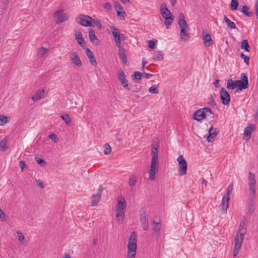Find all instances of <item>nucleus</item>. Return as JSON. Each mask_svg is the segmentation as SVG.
Listing matches in <instances>:
<instances>
[{
	"instance_id": "nucleus-25",
	"label": "nucleus",
	"mask_w": 258,
	"mask_h": 258,
	"mask_svg": "<svg viewBox=\"0 0 258 258\" xmlns=\"http://www.w3.org/2000/svg\"><path fill=\"white\" fill-rule=\"evenodd\" d=\"M126 201L124 198H121V200L118 201L116 207V210H125Z\"/></svg>"
},
{
	"instance_id": "nucleus-1",
	"label": "nucleus",
	"mask_w": 258,
	"mask_h": 258,
	"mask_svg": "<svg viewBox=\"0 0 258 258\" xmlns=\"http://www.w3.org/2000/svg\"><path fill=\"white\" fill-rule=\"evenodd\" d=\"M159 147V141L157 139H154L152 144V159L150 166V169L149 171V179L150 180H154L155 177V173L158 171V166L159 161L158 159V149Z\"/></svg>"
},
{
	"instance_id": "nucleus-19",
	"label": "nucleus",
	"mask_w": 258,
	"mask_h": 258,
	"mask_svg": "<svg viewBox=\"0 0 258 258\" xmlns=\"http://www.w3.org/2000/svg\"><path fill=\"white\" fill-rule=\"evenodd\" d=\"M44 90L40 89L37 92H36L33 96L31 97L32 100L33 101H35L36 100L42 99L44 97Z\"/></svg>"
},
{
	"instance_id": "nucleus-9",
	"label": "nucleus",
	"mask_w": 258,
	"mask_h": 258,
	"mask_svg": "<svg viewBox=\"0 0 258 258\" xmlns=\"http://www.w3.org/2000/svg\"><path fill=\"white\" fill-rule=\"evenodd\" d=\"M220 99L222 103L228 105L230 102V96L224 88H221L220 91Z\"/></svg>"
},
{
	"instance_id": "nucleus-56",
	"label": "nucleus",
	"mask_w": 258,
	"mask_h": 258,
	"mask_svg": "<svg viewBox=\"0 0 258 258\" xmlns=\"http://www.w3.org/2000/svg\"><path fill=\"white\" fill-rule=\"evenodd\" d=\"M75 36L76 39L83 37L82 32L80 31H75Z\"/></svg>"
},
{
	"instance_id": "nucleus-5",
	"label": "nucleus",
	"mask_w": 258,
	"mask_h": 258,
	"mask_svg": "<svg viewBox=\"0 0 258 258\" xmlns=\"http://www.w3.org/2000/svg\"><path fill=\"white\" fill-rule=\"evenodd\" d=\"M137 250V235L135 231L131 233L127 245V258H135Z\"/></svg>"
},
{
	"instance_id": "nucleus-21",
	"label": "nucleus",
	"mask_w": 258,
	"mask_h": 258,
	"mask_svg": "<svg viewBox=\"0 0 258 258\" xmlns=\"http://www.w3.org/2000/svg\"><path fill=\"white\" fill-rule=\"evenodd\" d=\"M138 176L135 174H132L128 179V185L131 186V189L134 190V187L137 182Z\"/></svg>"
},
{
	"instance_id": "nucleus-20",
	"label": "nucleus",
	"mask_w": 258,
	"mask_h": 258,
	"mask_svg": "<svg viewBox=\"0 0 258 258\" xmlns=\"http://www.w3.org/2000/svg\"><path fill=\"white\" fill-rule=\"evenodd\" d=\"M203 37L204 44L206 46H210L213 44L214 41L212 39L211 36L209 33H207L205 35H203Z\"/></svg>"
},
{
	"instance_id": "nucleus-63",
	"label": "nucleus",
	"mask_w": 258,
	"mask_h": 258,
	"mask_svg": "<svg viewBox=\"0 0 258 258\" xmlns=\"http://www.w3.org/2000/svg\"><path fill=\"white\" fill-rule=\"evenodd\" d=\"M143 76L146 79H150L152 76V75L149 73H143Z\"/></svg>"
},
{
	"instance_id": "nucleus-47",
	"label": "nucleus",
	"mask_w": 258,
	"mask_h": 258,
	"mask_svg": "<svg viewBox=\"0 0 258 258\" xmlns=\"http://www.w3.org/2000/svg\"><path fill=\"white\" fill-rule=\"evenodd\" d=\"M78 43L79 44V45L84 48L85 46V42L83 37H81V38L77 39H76Z\"/></svg>"
},
{
	"instance_id": "nucleus-6",
	"label": "nucleus",
	"mask_w": 258,
	"mask_h": 258,
	"mask_svg": "<svg viewBox=\"0 0 258 258\" xmlns=\"http://www.w3.org/2000/svg\"><path fill=\"white\" fill-rule=\"evenodd\" d=\"M76 22L83 26H92V18L88 15H79L76 18Z\"/></svg>"
},
{
	"instance_id": "nucleus-7",
	"label": "nucleus",
	"mask_w": 258,
	"mask_h": 258,
	"mask_svg": "<svg viewBox=\"0 0 258 258\" xmlns=\"http://www.w3.org/2000/svg\"><path fill=\"white\" fill-rule=\"evenodd\" d=\"M244 235L239 234V232H237L236 236L234 239L235 245L233 250V255L234 257L238 254L239 251L241 247L242 242L243 240Z\"/></svg>"
},
{
	"instance_id": "nucleus-2",
	"label": "nucleus",
	"mask_w": 258,
	"mask_h": 258,
	"mask_svg": "<svg viewBox=\"0 0 258 258\" xmlns=\"http://www.w3.org/2000/svg\"><path fill=\"white\" fill-rule=\"evenodd\" d=\"M248 174L249 176L248 180L250 198V202L249 203V212L252 214L253 211L254 210L253 207L254 205V202L255 199L256 179L254 174L249 171Z\"/></svg>"
},
{
	"instance_id": "nucleus-31",
	"label": "nucleus",
	"mask_w": 258,
	"mask_h": 258,
	"mask_svg": "<svg viewBox=\"0 0 258 258\" xmlns=\"http://www.w3.org/2000/svg\"><path fill=\"white\" fill-rule=\"evenodd\" d=\"M173 15L168 16V17L165 18L164 24L167 29L169 28L170 25L173 22Z\"/></svg>"
},
{
	"instance_id": "nucleus-17",
	"label": "nucleus",
	"mask_w": 258,
	"mask_h": 258,
	"mask_svg": "<svg viewBox=\"0 0 258 258\" xmlns=\"http://www.w3.org/2000/svg\"><path fill=\"white\" fill-rule=\"evenodd\" d=\"M86 54L89 58L91 63L93 66H96L97 65V61L96 60V59L95 58L94 55L93 53V52L88 48H86Z\"/></svg>"
},
{
	"instance_id": "nucleus-40",
	"label": "nucleus",
	"mask_w": 258,
	"mask_h": 258,
	"mask_svg": "<svg viewBox=\"0 0 258 258\" xmlns=\"http://www.w3.org/2000/svg\"><path fill=\"white\" fill-rule=\"evenodd\" d=\"M233 183H231V184H230L227 188V191H226V194L225 195H224L223 197H230V195L232 193V191H233Z\"/></svg>"
},
{
	"instance_id": "nucleus-49",
	"label": "nucleus",
	"mask_w": 258,
	"mask_h": 258,
	"mask_svg": "<svg viewBox=\"0 0 258 258\" xmlns=\"http://www.w3.org/2000/svg\"><path fill=\"white\" fill-rule=\"evenodd\" d=\"M149 92H150L152 94L158 93V89L157 88V87H156L154 86H152L150 87L149 89Z\"/></svg>"
},
{
	"instance_id": "nucleus-24",
	"label": "nucleus",
	"mask_w": 258,
	"mask_h": 258,
	"mask_svg": "<svg viewBox=\"0 0 258 258\" xmlns=\"http://www.w3.org/2000/svg\"><path fill=\"white\" fill-rule=\"evenodd\" d=\"M205 118V115L204 114L203 111H202L201 109L197 110L194 115V118L197 121H201L202 119Z\"/></svg>"
},
{
	"instance_id": "nucleus-58",
	"label": "nucleus",
	"mask_w": 258,
	"mask_h": 258,
	"mask_svg": "<svg viewBox=\"0 0 258 258\" xmlns=\"http://www.w3.org/2000/svg\"><path fill=\"white\" fill-rule=\"evenodd\" d=\"M19 165L21 170H23L26 166V164L24 161L21 160L19 162Z\"/></svg>"
},
{
	"instance_id": "nucleus-38",
	"label": "nucleus",
	"mask_w": 258,
	"mask_h": 258,
	"mask_svg": "<svg viewBox=\"0 0 258 258\" xmlns=\"http://www.w3.org/2000/svg\"><path fill=\"white\" fill-rule=\"evenodd\" d=\"M61 118L64 120L67 124H70L71 122V118L68 114H65L61 116Z\"/></svg>"
},
{
	"instance_id": "nucleus-16",
	"label": "nucleus",
	"mask_w": 258,
	"mask_h": 258,
	"mask_svg": "<svg viewBox=\"0 0 258 258\" xmlns=\"http://www.w3.org/2000/svg\"><path fill=\"white\" fill-rule=\"evenodd\" d=\"M160 13L162 16V17L165 19L166 17H168V16H172V13L168 10L167 8V6L165 3H163L161 4V8H160Z\"/></svg>"
},
{
	"instance_id": "nucleus-44",
	"label": "nucleus",
	"mask_w": 258,
	"mask_h": 258,
	"mask_svg": "<svg viewBox=\"0 0 258 258\" xmlns=\"http://www.w3.org/2000/svg\"><path fill=\"white\" fill-rule=\"evenodd\" d=\"M112 34L113 38L117 37L120 35L119 29L115 27L113 28L112 29Z\"/></svg>"
},
{
	"instance_id": "nucleus-48",
	"label": "nucleus",
	"mask_w": 258,
	"mask_h": 258,
	"mask_svg": "<svg viewBox=\"0 0 258 258\" xmlns=\"http://www.w3.org/2000/svg\"><path fill=\"white\" fill-rule=\"evenodd\" d=\"M240 57L244 59V62L248 65L249 63V57L246 55H245L243 53L240 54Z\"/></svg>"
},
{
	"instance_id": "nucleus-43",
	"label": "nucleus",
	"mask_w": 258,
	"mask_h": 258,
	"mask_svg": "<svg viewBox=\"0 0 258 258\" xmlns=\"http://www.w3.org/2000/svg\"><path fill=\"white\" fill-rule=\"evenodd\" d=\"M7 139L6 138H5L3 140L0 142V147L4 149H6L8 148L7 147Z\"/></svg>"
},
{
	"instance_id": "nucleus-35",
	"label": "nucleus",
	"mask_w": 258,
	"mask_h": 258,
	"mask_svg": "<svg viewBox=\"0 0 258 258\" xmlns=\"http://www.w3.org/2000/svg\"><path fill=\"white\" fill-rule=\"evenodd\" d=\"M153 58L157 60H162L164 59L163 54L160 51H157L155 53Z\"/></svg>"
},
{
	"instance_id": "nucleus-33",
	"label": "nucleus",
	"mask_w": 258,
	"mask_h": 258,
	"mask_svg": "<svg viewBox=\"0 0 258 258\" xmlns=\"http://www.w3.org/2000/svg\"><path fill=\"white\" fill-rule=\"evenodd\" d=\"M241 12L247 17H251L253 15V12L249 11V8L247 6L242 7Z\"/></svg>"
},
{
	"instance_id": "nucleus-54",
	"label": "nucleus",
	"mask_w": 258,
	"mask_h": 258,
	"mask_svg": "<svg viewBox=\"0 0 258 258\" xmlns=\"http://www.w3.org/2000/svg\"><path fill=\"white\" fill-rule=\"evenodd\" d=\"M0 219L2 221H5L6 219V214L2 209H0Z\"/></svg>"
},
{
	"instance_id": "nucleus-61",
	"label": "nucleus",
	"mask_w": 258,
	"mask_h": 258,
	"mask_svg": "<svg viewBox=\"0 0 258 258\" xmlns=\"http://www.w3.org/2000/svg\"><path fill=\"white\" fill-rule=\"evenodd\" d=\"M50 139H51L54 142H56L57 136L55 134H51L49 136Z\"/></svg>"
},
{
	"instance_id": "nucleus-8",
	"label": "nucleus",
	"mask_w": 258,
	"mask_h": 258,
	"mask_svg": "<svg viewBox=\"0 0 258 258\" xmlns=\"http://www.w3.org/2000/svg\"><path fill=\"white\" fill-rule=\"evenodd\" d=\"M177 161L179 166V174L180 176H182L186 173L187 164L186 160L184 159L182 155L179 156Z\"/></svg>"
},
{
	"instance_id": "nucleus-46",
	"label": "nucleus",
	"mask_w": 258,
	"mask_h": 258,
	"mask_svg": "<svg viewBox=\"0 0 258 258\" xmlns=\"http://www.w3.org/2000/svg\"><path fill=\"white\" fill-rule=\"evenodd\" d=\"M35 159L36 161L41 166H44L46 164V162L43 159L37 157H36Z\"/></svg>"
},
{
	"instance_id": "nucleus-18",
	"label": "nucleus",
	"mask_w": 258,
	"mask_h": 258,
	"mask_svg": "<svg viewBox=\"0 0 258 258\" xmlns=\"http://www.w3.org/2000/svg\"><path fill=\"white\" fill-rule=\"evenodd\" d=\"M125 210H116V219L118 224L123 223L124 218Z\"/></svg>"
},
{
	"instance_id": "nucleus-27",
	"label": "nucleus",
	"mask_w": 258,
	"mask_h": 258,
	"mask_svg": "<svg viewBox=\"0 0 258 258\" xmlns=\"http://www.w3.org/2000/svg\"><path fill=\"white\" fill-rule=\"evenodd\" d=\"M255 129L254 125L250 124L245 128L244 134L245 136L250 137L252 132L255 131Z\"/></svg>"
},
{
	"instance_id": "nucleus-36",
	"label": "nucleus",
	"mask_w": 258,
	"mask_h": 258,
	"mask_svg": "<svg viewBox=\"0 0 258 258\" xmlns=\"http://www.w3.org/2000/svg\"><path fill=\"white\" fill-rule=\"evenodd\" d=\"M47 50V49H46L43 47H41L38 50L37 55L39 57H41L46 53Z\"/></svg>"
},
{
	"instance_id": "nucleus-51",
	"label": "nucleus",
	"mask_w": 258,
	"mask_h": 258,
	"mask_svg": "<svg viewBox=\"0 0 258 258\" xmlns=\"http://www.w3.org/2000/svg\"><path fill=\"white\" fill-rule=\"evenodd\" d=\"M93 23L100 30H101L102 28V26L101 23L100 21L96 20L95 19H92V23Z\"/></svg>"
},
{
	"instance_id": "nucleus-13",
	"label": "nucleus",
	"mask_w": 258,
	"mask_h": 258,
	"mask_svg": "<svg viewBox=\"0 0 258 258\" xmlns=\"http://www.w3.org/2000/svg\"><path fill=\"white\" fill-rule=\"evenodd\" d=\"M102 191L103 188L101 185H100L98 189V192L96 194L93 195L92 196L91 205L92 206H96L99 202Z\"/></svg>"
},
{
	"instance_id": "nucleus-45",
	"label": "nucleus",
	"mask_w": 258,
	"mask_h": 258,
	"mask_svg": "<svg viewBox=\"0 0 258 258\" xmlns=\"http://www.w3.org/2000/svg\"><path fill=\"white\" fill-rule=\"evenodd\" d=\"M114 41L115 42L116 45L117 47L120 48L121 47V35L118 36L117 37L114 38Z\"/></svg>"
},
{
	"instance_id": "nucleus-28",
	"label": "nucleus",
	"mask_w": 258,
	"mask_h": 258,
	"mask_svg": "<svg viewBox=\"0 0 258 258\" xmlns=\"http://www.w3.org/2000/svg\"><path fill=\"white\" fill-rule=\"evenodd\" d=\"M88 33L90 40L92 43H95V40H98L95 32L92 29L90 28L89 29Z\"/></svg>"
},
{
	"instance_id": "nucleus-15",
	"label": "nucleus",
	"mask_w": 258,
	"mask_h": 258,
	"mask_svg": "<svg viewBox=\"0 0 258 258\" xmlns=\"http://www.w3.org/2000/svg\"><path fill=\"white\" fill-rule=\"evenodd\" d=\"M153 226L152 236L153 238L156 237V238H157L160 233L161 225L160 222H156L155 221H153Z\"/></svg>"
},
{
	"instance_id": "nucleus-64",
	"label": "nucleus",
	"mask_w": 258,
	"mask_h": 258,
	"mask_svg": "<svg viewBox=\"0 0 258 258\" xmlns=\"http://www.w3.org/2000/svg\"><path fill=\"white\" fill-rule=\"evenodd\" d=\"M219 80H215V81H214L213 82V85L216 88H218L219 87Z\"/></svg>"
},
{
	"instance_id": "nucleus-55",
	"label": "nucleus",
	"mask_w": 258,
	"mask_h": 258,
	"mask_svg": "<svg viewBox=\"0 0 258 258\" xmlns=\"http://www.w3.org/2000/svg\"><path fill=\"white\" fill-rule=\"evenodd\" d=\"M36 184L41 188H44L45 186L43 183L39 179L36 180Z\"/></svg>"
},
{
	"instance_id": "nucleus-32",
	"label": "nucleus",
	"mask_w": 258,
	"mask_h": 258,
	"mask_svg": "<svg viewBox=\"0 0 258 258\" xmlns=\"http://www.w3.org/2000/svg\"><path fill=\"white\" fill-rule=\"evenodd\" d=\"M224 20L230 29H233L236 28L235 23L230 21L226 16H224Z\"/></svg>"
},
{
	"instance_id": "nucleus-3",
	"label": "nucleus",
	"mask_w": 258,
	"mask_h": 258,
	"mask_svg": "<svg viewBox=\"0 0 258 258\" xmlns=\"http://www.w3.org/2000/svg\"><path fill=\"white\" fill-rule=\"evenodd\" d=\"M236 87H238V90H241L242 89H247L248 87V78L244 73L241 74V80L233 81L232 79H229L227 81V88L230 89H234Z\"/></svg>"
},
{
	"instance_id": "nucleus-11",
	"label": "nucleus",
	"mask_w": 258,
	"mask_h": 258,
	"mask_svg": "<svg viewBox=\"0 0 258 258\" xmlns=\"http://www.w3.org/2000/svg\"><path fill=\"white\" fill-rule=\"evenodd\" d=\"M118 78L123 87L127 90H130V88L128 87V81L126 79L125 75L122 69L119 70Z\"/></svg>"
},
{
	"instance_id": "nucleus-60",
	"label": "nucleus",
	"mask_w": 258,
	"mask_h": 258,
	"mask_svg": "<svg viewBox=\"0 0 258 258\" xmlns=\"http://www.w3.org/2000/svg\"><path fill=\"white\" fill-rule=\"evenodd\" d=\"M104 8L106 11H109L111 9L112 7H111V5L110 4V3H105Z\"/></svg>"
},
{
	"instance_id": "nucleus-62",
	"label": "nucleus",
	"mask_w": 258,
	"mask_h": 258,
	"mask_svg": "<svg viewBox=\"0 0 258 258\" xmlns=\"http://www.w3.org/2000/svg\"><path fill=\"white\" fill-rule=\"evenodd\" d=\"M148 46L151 49H154L155 47V42L153 40H150L148 42Z\"/></svg>"
},
{
	"instance_id": "nucleus-23",
	"label": "nucleus",
	"mask_w": 258,
	"mask_h": 258,
	"mask_svg": "<svg viewBox=\"0 0 258 258\" xmlns=\"http://www.w3.org/2000/svg\"><path fill=\"white\" fill-rule=\"evenodd\" d=\"M229 200L230 197H223L222 201L221 203V206L223 213H226L227 212V210L228 207V202Z\"/></svg>"
},
{
	"instance_id": "nucleus-50",
	"label": "nucleus",
	"mask_w": 258,
	"mask_h": 258,
	"mask_svg": "<svg viewBox=\"0 0 258 258\" xmlns=\"http://www.w3.org/2000/svg\"><path fill=\"white\" fill-rule=\"evenodd\" d=\"M114 8H115V9L116 12H118L119 11H121V10H123L121 4L118 2H117L115 3Z\"/></svg>"
},
{
	"instance_id": "nucleus-59",
	"label": "nucleus",
	"mask_w": 258,
	"mask_h": 258,
	"mask_svg": "<svg viewBox=\"0 0 258 258\" xmlns=\"http://www.w3.org/2000/svg\"><path fill=\"white\" fill-rule=\"evenodd\" d=\"M254 9L255 11V14L256 18L258 19V0H255V3L254 5Z\"/></svg>"
},
{
	"instance_id": "nucleus-53",
	"label": "nucleus",
	"mask_w": 258,
	"mask_h": 258,
	"mask_svg": "<svg viewBox=\"0 0 258 258\" xmlns=\"http://www.w3.org/2000/svg\"><path fill=\"white\" fill-rule=\"evenodd\" d=\"M18 236V239L20 242H23L25 239V237L23 236L22 233L20 231L17 232Z\"/></svg>"
},
{
	"instance_id": "nucleus-29",
	"label": "nucleus",
	"mask_w": 258,
	"mask_h": 258,
	"mask_svg": "<svg viewBox=\"0 0 258 258\" xmlns=\"http://www.w3.org/2000/svg\"><path fill=\"white\" fill-rule=\"evenodd\" d=\"M143 76V73L136 71L135 72L134 75H132V78L133 80L136 81L137 82H139L142 79Z\"/></svg>"
},
{
	"instance_id": "nucleus-41",
	"label": "nucleus",
	"mask_w": 258,
	"mask_h": 258,
	"mask_svg": "<svg viewBox=\"0 0 258 258\" xmlns=\"http://www.w3.org/2000/svg\"><path fill=\"white\" fill-rule=\"evenodd\" d=\"M104 154L105 155H108L110 153L111 151V148L110 146V145L108 143H106L104 145Z\"/></svg>"
},
{
	"instance_id": "nucleus-37",
	"label": "nucleus",
	"mask_w": 258,
	"mask_h": 258,
	"mask_svg": "<svg viewBox=\"0 0 258 258\" xmlns=\"http://www.w3.org/2000/svg\"><path fill=\"white\" fill-rule=\"evenodd\" d=\"M239 6L238 2L237 0H231L230 4V8L232 10H236Z\"/></svg>"
},
{
	"instance_id": "nucleus-42",
	"label": "nucleus",
	"mask_w": 258,
	"mask_h": 258,
	"mask_svg": "<svg viewBox=\"0 0 258 258\" xmlns=\"http://www.w3.org/2000/svg\"><path fill=\"white\" fill-rule=\"evenodd\" d=\"M201 110L202 111H203L204 114L205 115V118L207 116H209L212 113L211 109L209 107H205L203 108H201Z\"/></svg>"
},
{
	"instance_id": "nucleus-22",
	"label": "nucleus",
	"mask_w": 258,
	"mask_h": 258,
	"mask_svg": "<svg viewBox=\"0 0 258 258\" xmlns=\"http://www.w3.org/2000/svg\"><path fill=\"white\" fill-rule=\"evenodd\" d=\"M219 131L213 127H211L209 131V136L207 137V140L209 142H211L212 141V139L217 136Z\"/></svg>"
},
{
	"instance_id": "nucleus-39",
	"label": "nucleus",
	"mask_w": 258,
	"mask_h": 258,
	"mask_svg": "<svg viewBox=\"0 0 258 258\" xmlns=\"http://www.w3.org/2000/svg\"><path fill=\"white\" fill-rule=\"evenodd\" d=\"M244 223H243V224L241 223L239 226L238 230L237 232H239V234H242L244 235L245 232H246V228L244 227Z\"/></svg>"
},
{
	"instance_id": "nucleus-26",
	"label": "nucleus",
	"mask_w": 258,
	"mask_h": 258,
	"mask_svg": "<svg viewBox=\"0 0 258 258\" xmlns=\"http://www.w3.org/2000/svg\"><path fill=\"white\" fill-rule=\"evenodd\" d=\"M119 57L124 64L127 63V57L126 56L125 50L121 47L119 48Z\"/></svg>"
},
{
	"instance_id": "nucleus-10",
	"label": "nucleus",
	"mask_w": 258,
	"mask_h": 258,
	"mask_svg": "<svg viewBox=\"0 0 258 258\" xmlns=\"http://www.w3.org/2000/svg\"><path fill=\"white\" fill-rule=\"evenodd\" d=\"M54 16L57 18L55 23L59 24L63 22L68 20L67 16L63 13L62 10L56 11L54 13Z\"/></svg>"
},
{
	"instance_id": "nucleus-52",
	"label": "nucleus",
	"mask_w": 258,
	"mask_h": 258,
	"mask_svg": "<svg viewBox=\"0 0 258 258\" xmlns=\"http://www.w3.org/2000/svg\"><path fill=\"white\" fill-rule=\"evenodd\" d=\"M118 16L122 18L123 19H124L125 17V11L122 10L121 11H119L118 12H116Z\"/></svg>"
},
{
	"instance_id": "nucleus-4",
	"label": "nucleus",
	"mask_w": 258,
	"mask_h": 258,
	"mask_svg": "<svg viewBox=\"0 0 258 258\" xmlns=\"http://www.w3.org/2000/svg\"><path fill=\"white\" fill-rule=\"evenodd\" d=\"M178 24L180 29V39L185 41L188 40L189 39V28L185 20L183 13H180L179 14Z\"/></svg>"
},
{
	"instance_id": "nucleus-57",
	"label": "nucleus",
	"mask_w": 258,
	"mask_h": 258,
	"mask_svg": "<svg viewBox=\"0 0 258 258\" xmlns=\"http://www.w3.org/2000/svg\"><path fill=\"white\" fill-rule=\"evenodd\" d=\"M208 103L210 104L212 106L216 105V102L212 96H211L209 98Z\"/></svg>"
},
{
	"instance_id": "nucleus-34",
	"label": "nucleus",
	"mask_w": 258,
	"mask_h": 258,
	"mask_svg": "<svg viewBox=\"0 0 258 258\" xmlns=\"http://www.w3.org/2000/svg\"><path fill=\"white\" fill-rule=\"evenodd\" d=\"M10 117L6 116L4 115H0V125H3L10 121Z\"/></svg>"
},
{
	"instance_id": "nucleus-30",
	"label": "nucleus",
	"mask_w": 258,
	"mask_h": 258,
	"mask_svg": "<svg viewBox=\"0 0 258 258\" xmlns=\"http://www.w3.org/2000/svg\"><path fill=\"white\" fill-rule=\"evenodd\" d=\"M241 48L246 51H250V46L247 40L244 39L241 41Z\"/></svg>"
},
{
	"instance_id": "nucleus-14",
	"label": "nucleus",
	"mask_w": 258,
	"mask_h": 258,
	"mask_svg": "<svg viewBox=\"0 0 258 258\" xmlns=\"http://www.w3.org/2000/svg\"><path fill=\"white\" fill-rule=\"evenodd\" d=\"M140 222L143 229L144 230H147L149 228V223L145 211L141 214Z\"/></svg>"
},
{
	"instance_id": "nucleus-12",
	"label": "nucleus",
	"mask_w": 258,
	"mask_h": 258,
	"mask_svg": "<svg viewBox=\"0 0 258 258\" xmlns=\"http://www.w3.org/2000/svg\"><path fill=\"white\" fill-rule=\"evenodd\" d=\"M70 58L72 63L78 68L82 66V61L77 53L75 51H72L70 54Z\"/></svg>"
}]
</instances>
